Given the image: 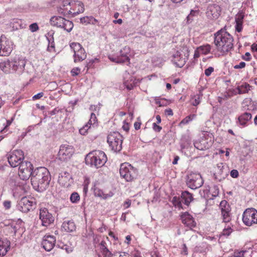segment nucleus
<instances>
[{
	"instance_id": "1",
	"label": "nucleus",
	"mask_w": 257,
	"mask_h": 257,
	"mask_svg": "<svg viewBox=\"0 0 257 257\" xmlns=\"http://www.w3.org/2000/svg\"><path fill=\"white\" fill-rule=\"evenodd\" d=\"M233 38L231 35L223 29L214 34V43L218 56L226 55L233 48Z\"/></svg>"
},
{
	"instance_id": "2",
	"label": "nucleus",
	"mask_w": 257,
	"mask_h": 257,
	"mask_svg": "<svg viewBox=\"0 0 257 257\" xmlns=\"http://www.w3.org/2000/svg\"><path fill=\"white\" fill-rule=\"evenodd\" d=\"M51 177L49 171L45 167L36 169L32 174L31 180L34 188L39 192L45 190L49 186Z\"/></svg>"
},
{
	"instance_id": "3",
	"label": "nucleus",
	"mask_w": 257,
	"mask_h": 257,
	"mask_svg": "<svg viewBox=\"0 0 257 257\" xmlns=\"http://www.w3.org/2000/svg\"><path fill=\"white\" fill-rule=\"evenodd\" d=\"M107 161L105 153L99 150H95L90 152L85 157L87 165L96 168L103 166Z\"/></svg>"
},
{
	"instance_id": "4",
	"label": "nucleus",
	"mask_w": 257,
	"mask_h": 257,
	"mask_svg": "<svg viewBox=\"0 0 257 257\" xmlns=\"http://www.w3.org/2000/svg\"><path fill=\"white\" fill-rule=\"evenodd\" d=\"M121 177L127 182H131L137 177V170L128 163L121 164L119 169Z\"/></svg>"
},
{
	"instance_id": "5",
	"label": "nucleus",
	"mask_w": 257,
	"mask_h": 257,
	"mask_svg": "<svg viewBox=\"0 0 257 257\" xmlns=\"http://www.w3.org/2000/svg\"><path fill=\"white\" fill-rule=\"evenodd\" d=\"M122 136L118 132H111L107 136V142L111 149L115 152L121 150Z\"/></svg>"
},
{
	"instance_id": "6",
	"label": "nucleus",
	"mask_w": 257,
	"mask_h": 257,
	"mask_svg": "<svg viewBox=\"0 0 257 257\" xmlns=\"http://www.w3.org/2000/svg\"><path fill=\"white\" fill-rule=\"evenodd\" d=\"M50 23L52 26L63 28L68 32H71L73 28V23L71 21L59 16L52 17Z\"/></svg>"
},
{
	"instance_id": "7",
	"label": "nucleus",
	"mask_w": 257,
	"mask_h": 257,
	"mask_svg": "<svg viewBox=\"0 0 257 257\" xmlns=\"http://www.w3.org/2000/svg\"><path fill=\"white\" fill-rule=\"evenodd\" d=\"M189 55L188 49L184 48L181 51H177L172 55L171 61L176 66L181 68L185 64Z\"/></svg>"
},
{
	"instance_id": "8",
	"label": "nucleus",
	"mask_w": 257,
	"mask_h": 257,
	"mask_svg": "<svg viewBox=\"0 0 257 257\" xmlns=\"http://www.w3.org/2000/svg\"><path fill=\"white\" fill-rule=\"evenodd\" d=\"M186 184L192 189H196L201 187L203 184V180L199 173L191 172L186 177Z\"/></svg>"
},
{
	"instance_id": "9",
	"label": "nucleus",
	"mask_w": 257,
	"mask_h": 257,
	"mask_svg": "<svg viewBox=\"0 0 257 257\" xmlns=\"http://www.w3.org/2000/svg\"><path fill=\"white\" fill-rule=\"evenodd\" d=\"M130 47L125 46L121 49L116 55H109L108 58L111 61L116 63H123L127 62L130 64Z\"/></svg>"
},
{
	"instance_id": "10",
	"label": "nucleus",
	"mask_w": 257,
	"mask_h": 257,
	"mask_svg": "<svg viewBox=\"0 0 257 257\" xmlns=\"http://www.w3.org/2000/svg\"><path fill=\"white\" fill-rule=\"evenodd\" d=\"M74 54V62L78 63L81 62L86 58L87 54L84 49L78 43L73 42L70 45Z\"/></svg>"
},
{
	"instance_id": "11",
	"label": "nucleus",
	"mask_w": 257,
	"mask_h": 257,
	"mask_svg": "<svg viewBox=\"0 0 257 257\" xmlns=\"http://www.w3.org/2000/svg\"><path fill=\"white\" fill-rule=\"evenodd\" d=\"M11 67L12 72H17L18 74L22 73L26 64V60L20 56H16L11 58Z\"/></svg>"
},
{
	"instance_id": "12",
	"label": "nucleus",
	"mask_w": 257,
	"mask_h": 257,
	"mask_svg": "<svg viewBox=\"0 0 257 257\" xmlns=\"http://www.w3.org/2000/svg\"><path fill=\"white\" fill-rule=\"evenodd\" d=\"M242 221L247 226L257 224V210L254 208H247L242 215Z\"/></svg>"
},
{
	"instance_id": "13",
	"label": "nucleus",
	"mask_w": 257,
	"mask_h": 257,
	"mask_svg": "<svg viewBox=\"0 0 257 257\" xmlns=\"http://www.w3.org/2000/svg\"><path fill=\"white\" fill-rule=\"evenodd\" d=\"M14 47L12 41L5 36H2L0 38V56H9L12 52Z\"/></svg>"
},
{
	"instance_id": "14",
	"label": "nucleus",
	"mask_w": 257,
	"mask_h": 257,
	"mask_svg": "<svg viewBox=\"0 0 257 257\" xmlns=\"http://www.w3.org/2000/svg\"><path fill=\"white\" fill-rule=\"evenodd\" d=\"M74 152V148L72 146L62 145L60 147L57 158L62 161H67L71 158Z\"/></svg>"
},
{
	"instance_id": "15",
	"label": "nucleus",
	"mask_w": 257,
	"mask_h": 257,
	"mask_svg": "<svg viewBox=\"0 0 257 257\" xmlns=\"http://www.w3.org/2000/svg\"><path fill=\"white\" fill-rule=\"evenodd\" d=\"M33 166L28 161L21 164L19 168V175L22 180H27L32 176Z\"/></svg>"
},
{
	"instance_id": "16",
	"label": "nucleus",
	"mask_w": 257,
	"mask_h": 257,
	"mask_svg": "<svg viewBox=\"0 0 257 257\" xmlns=\"http://www.w3.org/2000/svg\"><path fill=\"white\" fill-rule=\"evenodd\" d=\"M8 162L12 167L20 166L24 159L23 152L21 150H15L9 156Z\"/></svg>"
},
{
	"instance_id": "17",
	"label": "nucleus",
	"mask_w": 257,
	"mask_h": 257,
	"mask_svg": "<svg viewBox=\"0 0 257 257\" xmlns=\"http://www.w3.org/2000/svg\"><path fill=\"white\" fill-rule=\"evenodd\" d=\"M84 11L83 4L79 1L72 0L70 8H66L64 15L71 14L73 16H76L82 13Z\"/></svg>"
},
{
	"instance_id": "18",
	"label": "nucleus",
	"mask_w": 257,
	"mask_h": 257,
	"mask_svg": "<svg viewBox=\"0 0 257 257\" xmlns=\"http://www.w3.org/2000/svg\"><path fill=\"white\" fill-rule=\"evenodd\" d=\"M35 205V202L33 198L25 197H23L19 201L18 208L20 211L27 213L33 209Z\"/></svg>"
},
{
	"instance_id": "19",
	"label": "nucleus",
	"mask_w": 257,
	"mask_h": 257,
	"mask_svg": "<svg viewBox=\"0 0 257 257\" xmlns=\"http://www.w3.org/2000/svg\"><path fill=\"white\" fill-rule=\"evenodd\" d=\"M219 208L223 222L229 223L231 220V209L229 205L226 200H222L220 203Z\"/></svg>"
},
{
	"instance_id": "20",
	"label": "nucleus",
	"mask_w": 257,
	"mask_h": 257,
	"mask_svg": "<svg viewBox=\"0 0 257 257\" xmlns=\"http://www.w3.org/2000/svg\"><path fill=\"white\" fill-rule=\"evenodd\" d=\"M39 218L41 220L42 225L46 227L53 223L54 221V217L46 208L40 209Z\"/></svg>"
},
{
	"instance_id": "21",
	"label": "nucleus",
	"mask_w": 257,
	"mask_h": 257,
	"mask_svg": "<svg viewBox=\"0 0 257 257\" xmlns=\"http://www.w3.org/2000/svg\"><path fill=\"white\" fill-rule=\"evenodd\" d=\"M221 8L216 4H210L206 12L207 17L210 20L217 19L220 15Z\"/></svg>"
},
{
	"instance_id": "22",
	"label": "nucleus",
	"mask_w": 257,
	"mask_h": 257,
	"mask_svg": "<svg viewBox=\"0 0 257 257\" xmlns=\"http://www.w3.org/2000/svg\"><path fill=\"white\" fill-rule=\"evenodd\" d=\"M180 218L182 222L190 229L196 226V222L194 217L188 212L182 213L180 215Z\"/></svg>"
},
{
	"instance_id": "23",
	"label": "nucleus",
	"mask_w": 257,
	"mask_h": 257,
	"mask_svg": "<svg viewBox=\"0 0 257 257\" xmlns=\"http://www.w3.org/2000/svg\"><path fill=\"white\" fill-rule=\"evenodd\" d=\"M56 243L55 237L53 235H46L44 236L42 245L47 251H51L54 247Z\"/></svg>"
},
{
	"instance_id": "24",
	"label": "nucleus",
	"mask_w": 257,
	"mask_h": 257,
	"mask_svg": "<svg viewBox=\"0 0 257 257\" xmlns=\"http://www.w3.org/2000/svg\"><path fill=\"white\" fill-rule=\"evenodd\" d=\"M138 80L135 78L129 73L126 71L123 75V84L126 88L128 90H132L137 85Z\"/></svg>"
},
{
	"instance_id": "25",
	"label": "nucleus",
	"mask_w": 257,
	"mask_h": 257,
	"mask_svg": "<svg viewBox=\"0 0 257 257\" xmlns=\"http://www.w3.org/2000/svg\"><path fill=\"white\" fill-rule=\"evenodd\" d=\"M58 182L65 187H69L73 183V179L70 174L67 172H62L59 174Z\"/></svg>"
},
{
	"instance_id": "26",
	"label": "nucleus",
	"mask_w": 257,
	"mask_h": 257,
	"mask_svg": "<svg viewBox=\"0 0 257 257\" xmlns=\"http://www.w3.org/2000/svg\"><path fill=\"white\" fill-rule=\"evenodd\" d=\"M217 171L215 173V179L221 181L224 179L227 175V172L225 169L223 167L222 164H218Z\"/></svg>"
},
{
	"instance_id": "27",
	"label": "nucleus",
	"mask_w": 257,
	"mask_h": 257,
	"mask_svg": "<svg viewBox=\"0 0 257 257\" xmlns=\"http://www.w3.org/2000/svg\"><path fill=\"white\" fill-rule=\"evenodd\" d=\"M251 114L249 112H244L238 116V123L240 125H247L251 118Z\"/></svg>"
},
{
	"instance_id": "28",
	"label": "nucleus",
	"mask_w": 257,
	"mask_h": 257,
	"mask_svg": "<svg viewBox=\"0 0 257 257\" xmlns=\"http://www.w3.org/2000/svg\"><path fill=\"white\" fill-rule=\"evenodd\" d=\"M0 69L5 73H11L12 69L11 67V58L7 61H3L0 62Z\"/></svg>"
},
{
	"instance_id": "29",
	"label": "nucleus",
	"mask_w": 257,
	"mask_h": 257,
	"mask_svg": "<svg viewBox=\"0 0 257 257\" xmlns=\"http://www.w3.org/2000/svg\"><path fill=\"white\" fill-rule=\"evenodd\" d=\"M10 242L7 239L0 240V256H4L9 249Z\"/></svg>"
},
{
	"instance_id": "30",
	"label": "nucleus",
	"mask_w": 257,
	"mask_h": 257,
	"mask_svg": "<svg viewBox=\"0 0 257 257\" xmlns=\"http://www.w3.org/2000/svg\"><path fill=\"white\" fill-rule=\"evenodd\" d=\"M62 227L66 232H72L75 230L76 226L72 220H68L63 222Z\"/></svg>"
},
{
	"instance_id": "31",
	"label": "nucleus",
	"mask_w": 257,
	"mask_h": 257,
	"mask_svg": "<svg viewBox=\"0 0 257 257\" xmlns=\"http://www.w3.org/2000/svg\"><path fill=\"white\" fill-rule=\"evenodd\" d=\"M181 197L182 202L187 206L193 199L192 194L188 191L183 192Z\"/></svg>"
},
{
	"instance_id": "32",
	"label": "nucleus",
	"mask_w": 257,
	"mask_h": 257,
	"mask_svg": "<svg viewBox=\"0 0 257 257\" xmlns=\"http://www.w3.org/2000/svg\"><path fill=\"white\" fill-rule=\"evenodd\" d=\"M20 228V225L17 223H13L8 225L6 228V231L8 233H9L12 236H15L18 230Z\"/></svg>"
},
{
	"instance_id": "33",
	"label": "nucleus",
	"mask_w": 257,
	"mask_h": 257,
	"mask_svg": "<svg viewBox=\"0 0 257 257\" xmlns=\"http://www.w3.org/2000/svg\"><path fill=\"white\" fill-rule=\"evenodd\" d=\"M94 193L95 196L105 199L110 198L113 195V193L112 192H109L108 193L105 194L101 190L97 188H94Z\"/></svg>"
},
{
	"instance_id": "34",
	"label": "nucleus",
	"mask_w": 257,
	"mask_h": 257,
	"mask_svg": "<svg viewBox=\"0 0 257 257\" xmlns=\"http://www.w3.org/2000/svg\"><path fill=\"white\" fill-rule=\"evenodd\" d=\"M250 86L246 83H243L240 85H238L237 87L238 92L239 94H244L247 93L250 90Z\"/></svg>"
},
{
	"instance_id": "35",
	"label": "nucleus",
	"mask_w": 257,
	"mask_h": 257,
	"mask_svg": "<svg viewBox=\"0 0 257 257\" xmlns=\"http://www.w3.org/2000/svg\"><path fill=\"white\" fill-rule=\"evenodd\" d=\"M211 48V47L209 44H206L198 47V52L201 54L206 55L210 52Z\"/></svg>"
},
{
	"instance_id": "36",
	"label": "nucleus",
	"mask_w": 257,
	"mask_h": 257,
	"mask_svg": "<svg viewBox=\"0 0 257 257\" xmlns=\"http://www.w3.org/2000/svg\"><path fill=\"white\" fill-rule=\"evenodd\" d=\"M202 96V94L200 93L192 96L191 99V104L194 106L198 105L201 102Z\"/></svg>"
},
{
	"instance_id": "37",
	"label": "nucleus",
	"mask_w": 257,
	"mask_h": 257,
	"mask_svg": "<svg viewBox=\"0 0 257 257\" xmlns=\"http://www.w3.org/2000/svg\"><path fill=\"white\" fill-rule=\"evenodd\" d=\"M172 202L173 204L176 207L178 208L179 209L182 208V199L181 197L180 198L177 196H174L172 200Z\"/></svg>"
},
{
	"instance_id": "38",
	"label": "nucleus",
	"mask_w": 257,
	"mask_h": 257,
	"mask_svg": "<svg viewBox=\"0 0 257 257\" xmlns=\"http://www.w3.org/2000/svg\"><path fill=\"white\" fill-rule=\"evenodd\" d=\"M195 117V114H192L186 116L185 118L182 119L181 121L180 122L179 126H181L182 125H185L188 123Z\"/></svg>"
},
{
	"instance_id": "39",
	"label": "nucleus",
	"mask_w": 257,
	"mask_h": 257,
	"mask_svg": "<svg viewBox=\"0 0 257 257\" xmlns=\"http://www.w3.org/2000/svg\"><path fill=\"white\" fill-rule=\"evenodd\" d=\"M70 201L72 203H77L80 200V196L77 192H73L70 197Z\"/></svg>"
},
{
	"instance_id": "40",
	"label": "nucleus",
	"mask_w": 257,
	"mask_h": 257,
	"mask_svg": "<svg viewBox=\"0 0 257 257\" xmlns=\"http://www.w3.org/2000/svg\"><path fill=\"white\" fill-rule=\"evenodd\" d=\"M91 128V125H90L88 123H87L84 126L79 129V131L81 135H86L89 129Z\"/></svg>"
},
{
	"instance_id": "41",
	"label": "nucleus",
	"mask_w": 257,
	"mask_h": 257,
	"mask_svg": "<svg viewBox=\"0 0 257 257\" xmlns=\"http://www.w3.org/2000/svg\"><path fill=\"white\" fill-rule=\"evenodd\" d=\"M71 1L72 0H64L63 1L62 7H63V8L61 9L62 10H63V11L61 12L62 13H63L64 14V12L66 11V8H70L71 6Z\"/></svg>"
},
{
	"instance_id": "42",
	"label": "nucleus",
	"mask_w": 257,
	"mask_h": 257,
	"mask_svg": "<svg viewBox=\"0 0 257 257\" xmlns=\"http://www.w3.org/2000/svg\"><path fill=\"white\" fill-rule=\"evenodd\" d=\"M97 118L96 116V115L93 113L92 112L90 115V118L87 122L90 125H94L96 122H97Z\"/></svg>"
},
{
	"instance_id": "43",
	"label": "nucleus",
	"mask_w": 257,
	"mask_h": 257,
	"mask_svg": "<svg viewBox=\"0 0 257 257\" xmlns=\"http://www.w3.org/2000/svg\"><path fill=\"white\" fill-rule=\"evenodd\" d=\"M209 191L212 193V195L213 197L217 196L219 192L218 187L216 185H214L210 190H209Z\"/></svg>"
},
{
	"instance_id": "44",
	"label": "nucleus",
	"mask_w": 257,
	"mask_h": 257,
	"mask_svg": "<svg viewBox=\"0 0 257 257\" xmlns=\"http://www.w3.org/2000/svg\"><path fill=\"white\" fill-rule=\"evenodd\" d=\"M59 247L61 249L65 250L67 253H70L72 251V247L68 245L64 244H58Z\"/></svg>"
},
{
	"instance_id": "45",
	"label": "nucleus",
	"mask_w": 257,
	"mask_h": 257,
	"mask_svg": "<svg viewBox=\"0 0 257 257\" xmlns=\"http://www.w3.org/2000/svg\"><path fill=\"white\" fill-rule=\"evenodd\" d=\"M90 18H91V16H86L81 18L80 19V23L84 25L91 24Z\"/></svg>"
},
{
	"instance_id": "46",
	"label": "nucleus",
	"mask_w": 257,
	"mask_h": 257,
	"mask_svg": "<svg viewBox=\"0 0 257 257\" xmlns=\"http://www.w3.org/2000/svg\"><path fill=\"white\" fill-rule=\"evenodd\" d=\"M231 226L228 225L226 227H225L222 231V234L223 235H229L232 232Z\"/></svg>"
},
{
	"instance_id": "47",
	"label": "nucleus",
	"mask_w": 257,
	"mask_h": 257,
	"mask_svg": "<svg viewBox=\"0 0 257 257\" xmlns=\"http://www.w3.org/2000/svg\"><path fill=\"white\" fill-rule=\"evenodd\" d=\"M101 252L104 257L112 256L111 252L106 247L102 248Z\"/></svg>"
},
{
	"instance_id": "48",
	"label": "nucleus",
	"mask_w": 257,
	"mask_h": 257,
	"mask_svg": "<svg viewBox=\"0 0 257 257\" xmlns=\"http://www.w3.org/2000/svg\"><path fill=\"white\" fill-rule=\"evenodd\" d=\"M198 14V12L197 11L192 10L190 12V14L187 17V21L188 22H189V21L191 22L192 20H193V19H192L193 17L197 15Z\"/></svg>"
},
{
	"instance_id": "49",
	"label": "nucleus",
	"mask_w": 257,
	"mask_h": 257,
	"mask_svg": "<svg viewBox=\"0 0 257 257\" xmlns=\"http://www.w3.org/2000/svg\"><path fill=\"white\" fill-rule=\"evenodd\" d=\"M244 16L241 13H238L235 18V22L242 23Z\"/></svg>"
},
{
	"instance_id": "50",
	"label": "nucleus",
	"mask_w": 257,
	"mask_h": 257,
	"mask_svg": "<svg viewBox=\"0 0 257 257\" xmlns=\"http://www.w3.org/2000/svg\"><path fill=\"white\" fill-rule=\"evenodd\" d=\"M245 252V251H234L233 254L231 256L228 257H244V253Z\"/></svg>"
},
{
	"instance_id": "51",
	"label": "nucleus",
	"mask_w": 257,
	"mask_h": 257,
	"mask_svg": "<svg viewBox=\"0 0 257 257\" xmlns=\"http://www.w3.org/2000/svg\"><path fill=\"white\" fill-rule=\"evenodd\" d=\"M29 29L32 32H35L38 30L39 27L38 24L35 23L30 25Z\"/></svg>"
},
{
	"instance_id": "52",
	"label": "nucleus",
	"mask_w": 257,
	"mask_h": 257,
	"mask_svg": "<svg viewBox=\"0 0 257 257\" xmlns=\"http://www.w3.org/2000/svg\"><path fill=\"white\" fill-rule=\"evenodd\" d=\"M100 109V104L99 103L98 105H91L89 109L92 111H98Z\"/></svg>"
},
{
	"instance_id": "53",
	"label": "nucleus",
	"mask_w": 257,
	"mask_h": 257,
	"mask_svg": "<svg viewBox=\"0 0 257 257\" xmlns=\"http://www.w3.org/2000/svg\"><path fill=\"white\" fill-rule=\"evenodd\" d=\"M214 71V68L213 67H209L204 71V74L206 76H209Z\"/></svg>"
},
{
	"instance_id": "54",
	"label": "nucleus",
	"mask_w": 257,
	"mask_h": 257,
	"mask_svg": "<svg viewBox=\"0 0 257 257\" xmlns=\"http://www.w3.org/2000/svg\"><path fill=\"white\" fill-rule=\"evenodd\" d=\"M80 72V69L79 67H75L73 68L71 71L73 76L78 75Z\"/></svg>"
},
{
	"instance_id": "55",
	"label": "nucleus",
	"mask_w": 257,
	"mask_h": 257,
	"mask_svg": "<svg viewBox=\"0 0 257 257\" xmlns=\"http://www.w3.org/2000/svg\"><path fill=\"white\" fill-rule=\"evenodd\" d=\"M13 119L11 120H6L5 119H2L1 121L3 122L4 125H5L4 128H6L7 127H8L9 125H11L12 123Z\"/></svg>"
},
{
	"instance_id": "56",
	"label": "nucleus",
	"mask_w": 257,
	"mask_h": 257,
	"mask_svg": "<svg viewBox=\"0 0 257 257\" xmlns=\"http://www.w3.org/2000/svg\"><path fill=\"white\" fill-rule=\"evenodd\" d=\"M235 30L240 32L242 29V23L235 22Z\"/></svg>"
},
{
	"instance_id": "57",
	"label": "nucleus",
	"mask_w": 257,
	"mask_h": 257,
	"mask_svg": "<svg viewBox=\"0 0 257 257\" xmlns=\"http://www.w3.org/2000/svg\"><path fill=\"white\" fill-rule=\"evenodd\" d=\"M245 66V63L244 62H241L239 63V64L235 65L234 66V68L236 69H241V68H244Z\"/></svg>"
},
{
	"instance_id": "58",
	"label": "nucleus",
	"mask_w": 257,
	"mask_h": 257,
	"mask_svg": "<svg viewBox=\"0 0 257 257\" xmlns=\"http://www.w3.org/2000/svg\"><path fill=\"white\" fill-rule=\"evenodd\" d=\"M230 176L234 178H236L238 176V172L236 170H232L230 172Z\"/></svg>"
},
{
	"instance_id": "59",
	"label": "nucleus",
	"mask_w": 257,
	"mask_h": 257,
	"mask_svg": "<svg viewBox=\"0 0 257 257\" xmlns=\"http://www.w3.org/2000/svg\"><path fill=\"white\" fill-rule=\"evenodd\" d=\"M3 204L6 209H9L11 207V202L10 201H5L4 202Z\"/></svg>"
},
{
	"instance_id": "60",
	"label": "nucleus",
	"mask_w": 257,
	"mask_h": 257,
	"mask_svg": "<svg viewBox=\"0 0 257 257\" xmlns=\"http://www.w3.org/2000/svg\"><path fill=\"white\" fill-rule=\"evenodd\" d=\"M44 95L43 92H40L33 96V100H36L41 98Z\"/></svg>"
},
{
	"instance_id": "61",
	"label": "nucleus",
	"mask_w": 257,
	"mask_h": 257,
	"mask_svg": "<svg viewBox=\"0 0 257 257\" xmlns=\"http://www.w3.org/2000/svg\"><path fill=\"white\" fill-rule=\"evenodd\" d=\"M242 59L245 61H249L251 59L250 53L249 52H246L245 55L242 56Z\"/></svg>"
},
{
	"instance_id": "62",
	"label": "nucleus",
	"mask_w": 257,
	"mask_h": 257,
	"mask_svg": "<svg viewBox=\"0 0 257 257\" xmlns=\"http://www.w3.org/2000/svg\"><path fill=\"white\" fill-rule=\"evenodd\" d=\"M153 126L154 130L155 131L159 132L162 130V127H161L159 125H158L156 123H153Z\"/></svg>"
},
{
	"instance_id": "63",
	"label": "nucleus",
	"mask_w": 257,
	"mask_h": 257,
	"mask_svg": "<svg viewBox=\"0 0 257 257\" xmlns=\"http://www.w3.org/2000/svg\"><path fill=\"white\" fill-rule=\"evenodd\" d=\"M194 146L196 148H197V149L198 150H204V148L203 147H202L200 145V143H198V142H195L194 143Z\"/></svg>"
},
{
	"instance_id": "64",
	"label": "nucleus",
	"mask_w": 257,
	"mask_h": 257,
	"mask_svg": "<svg viewBox=\"0 0 257 257\" xmlns=\"http://www.w3.org/2000/svg\"><path fill=\"white\" fill-rule=\"evenodd\" d=\"M141 125V122H138V121L135 122L134 123V127L136 130H138L140 128Z\"/></svg>"
}]
</instances>
